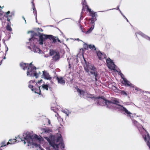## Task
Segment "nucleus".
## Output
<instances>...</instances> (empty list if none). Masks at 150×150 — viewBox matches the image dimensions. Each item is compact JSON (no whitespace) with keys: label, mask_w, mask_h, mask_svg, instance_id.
<instances>
[{"label":"nucleus","mask_w":150,"mask_h":150,"mask_svg":"<svg viewBox=\"0 0 150 150\" xmlns=\"http://www.w3.org/2000/svg\"><path fill=\"white\" fill-rule=\"evenodd\" d=\"M32 132V135L33 136H34V135H33V132H24L23 133V138H24V140H22V138H21L19 136H17V137H15V139L16 140H17L18 141H17V142H20V141H23L24 142V141H25V138H24V136H23V135H24V134H26V133H27V132Z\"/></svg>","instance_id":"nucleus-20"},{"label":"nucleus","mask_w":150,"mask_h":150,"mask_svg":"<svg viewBox=\"0 0 150 150\" xmlns=\"http://www.w3.org/2000/svg\"><path fill=\"white\" fill-rule=\"evenodd\" d=\"M45 138L55 150H59V146H61L62 149L64 148V144L60 134L58 137L51 135L49 138L46 137Z\"/></svg>","instance_id":"nucleus-4"},{"label":"nucleus","mask_w":150,"mask_h":150,"mask_svg":"<svg viewBox=\"0 0 150 150\" xmlns=\"http://www.w3.org/2000/svg\"><path fill=\"white\" fill-rule=\"evenodd\" d=\"M35 82V81H30L29 82L30 83H34Z\"/></svg>","instance_id":"nucleus-46"},{"label":"nucleus","mask_w":150,"mask_h":150,"mask_svg":"<svg viewBox=\"0 0 150 150\" xmlns=\"http://www.w3.org/2000/svg\"><path fill=\"white\" fill-rule=\"evenodd\" d=\"M69 68L70 69L71 68V64H70V63H69Z\"/></svg>","instance_id":"nucleus-49"},{"label":"nucleus","mask_w":150,"mask_h":150,"mask_svg":"<svg viewBox=\"0 0 150 150\" xmlns=\"http://www.w3.org/2000/svg\"><path fill=\"white\" fill-rule=\"evenodd\" d=\"M62 112H63L64 113H65V114H66L67 116H68L69 112L67 110H62Z\"/></svg>","instance_id":"nucleus-33"},{"label":"nucleus","mask_w":150,"mask_h":150,"mask_svg":"<svg viewBox=\"0 0 150 150\" xmlns=\"http://www.w3.org/2000/svg\"><path fill=\"white\" fill-rule=\"evenodd\" d=\"M88 98H90L92 99H94L95 100H96V98H95L94 96L92 95H90L88 96Z\"/></svg>","instance_id":"nucleus-35"},{"label":"nucleus","mask_w":150,"mask_h":150,"mask_svg":"<svg viewBox=\"0 0 150 150\" xmlns=\"http://www.w3.org/2000/svg\"><path fill=\"white\" fill-rule=\"evenodd\" d=\"M54 107H51V109L52 110H53L54 112H55V111H54Z\"/></svg>","instance_id":"nucleus-48"},{"label":"nucleus","mask_w":150,"mask_h":150,"mask_svg":"<svg viewBox=\"0 0 150 150\" xmlns=\"http://www.w3.org/2000/svg\"><path fill=\"white\" fill-rule=\"evenodd\" d=\"M22 18L25 21V23H26V20H25V18H24V17L23 16L22 17Z\"/></svg>","instance_id":"nucleus-52"},{"label":"nucleus","mask_w":150,"mask_h":150,"mask_svg":"<svg viewBox=\"0 0 150 150\" xmlns=\"http://www.w3.org/2000/svg\"><path fill=\"white\" fill-rule=\"evenodd\" d=\"M106 62L109 68L111 69L114 70L116 66L112 60L110 58H109L108 59H106Z\"/></svg>","instance_id":"nucleus-13"},{"label":"nucleus","mask_w":150,"mask_h":150,"mask_svg":"<svg viewBox=\"0 0 150 150\" xmlns=\"http://www.w3.org/2000/svg\"><path fill=\"white\" fill-rule=\"evenodd\" d=\"M131 113L132 114L131 115L132 118L129 117L132 119V120L135 126L138 129L140 133L142 135L147 145L150 149V137L149 134L144 129L142 125H140L137 121L132 119L136 115V114Z\"/></svg>","instance_id":"nucleus-5"},{"label":"nucleus","mask_w":150,"mask_h":150,"mask_svg":"<svg viewBox=\"0 0 150 150\" xmlns=\"http://www.w3.org/2000/svg\"><path fill=\"white\" fill-rule=\"evenodd\" d=\"M56 79L58 83L61 85H64L65 83V81L64 79L62 77L60 76L59 77L56 76Z\"/></svg>","instance_id":"nucleus-14"},{"label":"nucleus","mask_w":150,"mask_h":150,"mask_svg":"<svg viewBox=\"0 0 150 150\" xmlns=\"http://www.w3.org/2000/svg\"><path fill=\"white\" fill-rule=\"evenodd\" d=\"M36 83L37 85L38 88H34L33 91H34L35 93L38 94L39 95H40L41 88H40V85L39 86L38 85L39 84H38V82H36Z\"/></svg>","instance_id":"nucleus-18"},{"label":"nucleus","mask_w":150,"mask_h":150,"mask_svg":"<svg viewBox=\"0 0 150 150\" xmlns=\"http://www.w3.org/2000/svg\"><path fill=\"white\" fill-rule=\"evenodd\" d=\"M119 6H118L117 8H112V9H110V10H114V9H116L117 10H118L119 11V10H120V9H119ZM109 10H110V9Z\"/></svg>","instance_id":"nucleus-41"},{"label":"nucleus","mask_w":150,"mask_h":150,"mask_svg":"<svg viewBox=\"0 0 150 150\" xmlns=\"http://www.w3.org/2000/svg\"><path fill=\"white\" fill-rule=\"evenodd\" d=\"M42 76L45 79L47 80H50L52 78L49 73L45 71H43Z\"/></svg>","instance_id":"nucleus-15"},{"label":"nucleus","mask_w":150,"mask_h":150,"mask_svg":"<svg viewBox=\"0 0 150 150\" xmlns=\"http://www.w3.org/2000/svg\"><path fill=\"white\" fill-rule=\"evenodd\" d=\"M88 47L89 48L91 49L94 51H95L98 49L96 48L95 46L93 45H88Z\"/></svg>","instance_id":"nucleus-25"},{"label":"nucleus","mask_w":150,"mask_h":150,"mask_svg":"<svg viewBox=\"0 0 150 150\" xmlns=\"http://www.w3.org/2000/svg\"><path fill=\"white\" fill-rule=\"evenodd\" d=\"M13 13H10V11H8L4 15V16H6L7 18V20L8 21H10V19L12 16H13Z\"/></svg>","instance_id":"nucleus-17"},{"label":"nucleus","mask_w":150,"mask_h":150,"mask_svg":"<svg viewBox=\"0 0 150 150\" xmlns=\"http://www.w3.org/2000/svg\"><path fill=\"white\" fill-rule=\"evenodd\" d=\"M33 8V13L34 14V15L35 17H37V13L36 9L35 7H32Z\"/></svg>","instance_id":"nucleus-32"},{"label":"nucleus","mask_w":150,"mask_h":150,"mask_svg":"<svg viewBox=\"0 0 150 150\" xmlns=\"http://www.w3.org/2000/svg\"><path fill=\"white\" fill-rule=\"evenodd\" d=\"M131 113L132 114L131 115L132 118L129 117L132 119V120L135 126L138 129L140 133L142 135L147 145L150 149V137L149 134L144 129L142 125H140L137 121L132 119L136 115V114Z\"/></svg>","instance_id":"nucleus-6"},{"label":"nucleus","mask_w":150,"mask_h":150,"mask_svg":"<svg viewBox=\"0 0 150 150\" xmlns=\"http://www.w3.org/2000/svg\"><path fill=\"white\" fill-rule=\"evenodd\" d=\"M121 93L122 95H125L126 96H127V93L126 92H125L124 91H122Z\"/></svg>","instance_id":"nucleus-37"},{"label":"nucleus","mask_w":150,"mask_h":150,"mask_svg":"<svg viewBox=\"0 0 150 150\" xmlns=\"http://www.w3.org/2000/svg\"><path fill=\"white\" fill-rule=\"evenodd\" d=\"M3 14L0 13V19H1V17L2 16Z\"/></svg>","instance_id":"nucleus-45"},{"label":"nucleus","mask_w":150,"mask_h":150,"mask_svg":"<svg viewBox=\"0 0 150 150\" xmlns=\"http://www.w3.org/2000/svg\"><path fill=\"white\" fill-rule=\"evenodd\" d=\"M38 83L39 85H40V88L42 90L48 91L49 89L50 91H52L51 87H50L49 85L45 84L44 82L43 81L42 79L38 81Z\"/></svg>","instance_id":"nucleus-9"},{"label":"nucleus","mask_w":150,"mask_h":150,"mask_svg":"<svg viewBox=\"0 0 150 150\" xmlns=\"http://www.w3.org/2000/svg\"><path fill=\"white\" fill-rule=\"evenodd\" d=\"M60 58L59 54V52H57L56 54L54 55L52 57L53 60L54 61H57Z\"/></svg>","instance_id":"nucleus-22"},{"label":"nucleus","mask_w":150,"mask_h":150,"mask_svg":"<svg viewBox=\"0 0 150 150\" xmlns=\"http://www.w3.org/2000/svg\"><path fill=\"white\" fill-rule=\"evenodd\" d=\"M118 74L119 75H121V74H122V73L120 71L118 72Z\"/></svg>","instance_id":"nucleus-50"},{"label":"nucleus","mask_w":150,"mask_h":150,"mask_svg":"<svg viewBox=\"0 0 150 150\" xmlns=\"http://www.w3.org/2000/svg\"><path fill=\"white\" fill-rule=\"evenodd\" d=\"M91 27L88 30L86 31L85 32L86 34H88L90 33L92 30L94 28V25H91Z\"/></svg>","instance_id":"nucleus-24"},{"label":"nucleus","mask_w":150,"mask_h":150,"mask_svg":"<svg viewBox=\"0 0 150 150\" xmlns=\"http://www.w3.org/2000/svg\"><path fill=\"white\" fill-rule=\"evenodd\" d=\"M57 39L58 42H61L60 40L58 39V38L57 37Z\"/></svg>","instance_id":"nucleus-47"},{"label":"nucleus","mask_w":150,"mask_h":150,"mask_svg":"<svg viewBox=\"0 0 150 150\" xmlns=\"http://www.w3.org/2000/svg\"><path fill=\"white\" fill-rule=\"evenodd\" d=\"M5 142H3L1 143V144L2 145L1 146V147H0V150H1L2 149L1 148L3 146H6V145L5 144Z\"/></svg>","instance_id":"nucleus-36"},{"label":"nucleus","mask_w":150,"mask_h":150,"mask_svg":"<svg viewBox=\"0 0 150 150\" xmlns=\"http://www.w3.org/2000/svg\"><path fill=\"white\" fill-rule=\"evenodd\" d=\"M138 34L141 35L142 37L146 39L149 40L150 41V37H149L148 36L146 35H145L144 33H143L141 31H139L138 32H137L136 33V35L137 36V34Z\"/></svg>","instance_id":"nucleus-16"},{"label":"nucleus","mask_w":150,"mask_h":150,"mask_svg":"<svg viewBox=\"0 0 150 150\" xmlns=\"http://www.w3.org/2000/svg\"><path fill=\"white\" fill-rule=\"evenodd\" d=\"M122 83L126 86H132V84L126 79H125L124 80L122 81ZM132 87L133 86H132Z\"/></svg>","instance_id":"nucleus-21"},{"label":"nucleus","mask_w":150,"mask_h":150,"mask_svg":"<svg viewBox=\"0 0 150 150\" xmlns=\"http://www.w3.org/2000/svg\"><path fill=\"white\" fill-rule=\"evenodd\" d=\"M119 102L117 98H113L111 100H107L105 106L107 108L110 109L116 110L118 109L124 114L131 118L132 116L131 113L125 108L119 104Z\"/></svg>","instance_id":"nucleus-2"},{"label":"nucleus","mask_w":150,"mask_h":150,"mask_svg":"<svg viewBox=\"0 0 150 150\" xmlns=\"http://www.w3.org/2000/svg\"><path fill=\"white\" fill-rule=\"evenodd\" d=\"M28 87L29 88L31 89V90L32 91H34V88H33V86L32 85L29 84Z\"/></svg>","instance_id":"nucleus-38"},{"label":"nucleus","mask_w":150,"mask_h":150,"mask_svg":"<svg viewBox=\"0 0 150 150\" xmlns=\"http://www.w3.org/2000/svg\"><path fill=\"white\" fill-rule=\"evenodd\" d=\"M97 20L96 18V17H92L90 19V20L91 21V25H95V21Z\"/></svg>","instance_id":"nucleus-28"},{"label":"nucleus","mask_w":150,"mask_h":150,"mask_svg":"<svg viewBox=\"0 0 150 150\" xmlns=\"http://www.w3.org/2000/svg\"><path fill=\"white\" fill-rule=\"evenodd\" d=\"M57 52L55 50H50V56L54 55L56 54Z\"/></svg>","instance_id":"nucleus-29"},{"label":"nucleus","mask_w":150,"mask_h":150,"mask_svg":"<svg viewBox=\"0 0 150 150\" xmlns=\"http://www.w3.org/2000/svg\"><path fill=\"white\" fill-rule=\"evenodd\" d=\"M113 87H114V88H116V87L115 86H113Z\"/></svg>","instance_id":"nucleus-61"},{"label":"nucleus","mask_w":150,"mask_h":150,"mask_svg":"<svg viewBox=\"0 0 150 150\" xmlns=\"http://www.w3.org/2000/svg\"><path fill=\"white\" fill-rule=\"evenodd\" d=\"M32 7H35V6L34 4L33 3V1L32 2Z\"/></svg>","instance_id":"nucleus-44"},{"label":"nucleus","mask_w":150,"mask_h":150,"mask_svg":"<svg viewBox=\"0 0 150 150\" xmlns=\"http://www.w3.org/2000/svg\"><path fill=\"white\" fill-rule=\"evenodd\" d=\"M94 52L96 54L97 56L100 60H102L104 59H106L107 55L104 53H102L98 49Z\"/></svg>","instance_id":"nucleus-11"},{"label":"nucleus","mask_w":150,"mask_h":150,"mask_svg":"<svg viewBox=\"0 0 150 150\" xmlns=\"http://www.w3.org/2000/svg\"><path fill=\"white\" fill-rule=\"evenodd\" d=\"M39 39L35 37V36H38L36 33H34L31 35V38L29 39V42H32L33 43L31 44L30 46H28V48L30 49L35 53H40L42 52L41 50L39 48L37 47L35 44L37 43V42H39V43L40 45H42L43 42L47 39H48V35L41 34L39 33Z\"/></svg>","instance_id":"nucleus-1"},{"label":"nucleus","mask_w":150,"mask_h":150,"mask_svg":"<svg viewBox=\"0 0 150 150\" xmlns=\"http://www.w3.org/2000/svg\"><path fill=\"white\" fill-rule=\"evenodd\" d=\"M47 120L48 125H50V120L48 119H47Z\"/></svg>","instance_id":"nucleus-43"},{"label":"nucleus","mask_w":150,"mask_h":150,"mask_svg":"<svg viewBox=\"0 0 150 150\" xmlns=\"http://www.w3.org/2000/svg\"><path fill=\"white\" fill-rule=\"evenodd\" d=\"M45 57H49V56L48 55H45L44 56Z\"/></svg>","instance_id":"nucleus-54"},{"label":"nucleus","mask_w":150,"mask_h":150,"mask_svg":"<svg viewBox=\"0 0 150 150\" xmlns=\"http://www.w3.org/2000/svg\"><path fill=\"white\" fill-rule=\"evenodd\" d=\"M69 18H64V19H63V20H62V21L63 20H65V19H69Z\"/></svg>","instance_id":"nucleus-59"},{"label":"nucleus","mask_w":150,"mask_h":150,"mask_svg":"<svg viewBox=\"0 0 150 150\" xmlns=\"http://www.w3.org/2000/svg\"><path fill=\"white\" fill-rule=\"evenodd\" d=\"M49 26L51 27H54V25H49Z\"/></svg>","instance_id":"nucleus-55"},{"label":"nucleus","mask_w":150,"mask_h":150,"mask_svg":"<svg viewBox=\"0 0 150 150\" xmlns=\"http://www.w3.org/2000/svg\"><path fill=\"white\" fill-rule=\"evenodd\" d=\"M25 140L24 141V144H25L26 142L28 143V146H32L33 147H39L41 150H45L41 147L40 142L41 138L36 134L32 135V132H28L24 134Z\"/></svg>","instance_id":"nucleus-3"},{"label":"nucleus","mask_w":150,"mask_h":150,"mask_svg":"<svg viewBox=\"0 0 150 150\" xmlns=\"http://www.w3.org/2000/svg\"><path fill=\"white\" fill-rule=\"evenodd\" d=\"M79 40V39H78V40Z\"/></svg>","instance_id":"nucleus-64"},{"label":"nucleus","mask_w":150,"mask_h":150,"mask_svg":"<svg viewBox=\"0 0 150 150\" xmlns=\"http://www.w3.org/2000/svg\"><path fill=\"white\" fill-rule=\"evenodd\" d=\"M31 32V31H29L28 32V33H29Z\"/></svg>","instance_id":"nucleus-63"},{"label":"nucleus","mask_w":150,"mask_h":150,"mask_svg":"<svg viewBox=\"0 0 150 150\" xmlns=\"http://www.w3.org/2000/svg\"><path fill=\"white\" fill-rule=\"evenodd\" d=\"M1 35H0V40H1Z\"/></svg>","instance_id":"nucleus-62"},{"label":"nucleus","mask_w":150,"mask_h":150,"mask_svg":"<svg viewBox=\"0 0 150 150\" xmlns=\"http://www.w3.org/2000/svg\"><path fill=\"white\" fill-rule=\"evenodd\" d=\"M122 16L125 18H126V17L123 14V13L122 14Z\"/></svg>","instance_id":"nucleus-51"},{"label":"nucleus","mask_w":150,"mask_h":150,"mask_svg":"<svg viewBox=\"0 0 150 150\" xmlns=\"http://www.w3.org/2000/svg\"><path fill=\"white\" fill-rule=\"evenodd\" d=\"M125 19L127 21V22H129V21H128V20L126 18H125Z\"/></svg>","instance_id":"nucleus-58"},{"label":"nucleus","mask_w":150,"mask_h":150,"mask_svg":"<svg viewBox=\"0 0 150 150\" xmlns=\"http://www.w3.org/2000/svg\"><path fill=\"white\" fill-rule=\"evenodd\" d=\"M84 6H83V8L82 9V12L81 13V16H80V19H79V23H80L81 20L83 18L82 15V14L83 13V12L84 11H85V10L84 8Z\"/></svg>","instance_id":"nucleus-31"},{"label":"nucleus","mask_w":150,"mask_h":150,"mask_svg":"<svg viewBox=\"0 0 150 150\" xmlns=\"http://www.w3.org/2000/svg\"><path fill=\"white\" fill-rule=\"evenodd\" d=\"M121 78L123 80V81L125 79H126L124 77V75L122 74H121V75H120Z\"/></svg>","instance_id":"nucleus-40"},{"label":"nucleus","mask_w":150,"mask_h":150,"mask_svg":"<svg viewBox=\"0 0 150 150\" xmlns=\"http://www.w3.org/2000/svg\"><path fill=\"white\" fill-rule=\"evenodd\" d=\"M82 4L83 6H84L87 8V9L89 11L90 15L92 17H95L97 15L96 13L94 12L93 11H92L91 9L88 7V6L86 5V3L85 0H82Z\"/></svg>","instance_id":"nucleus-10"},{"label":"nucleus","mask_w":150,"mask_h":150,"mask_svg":"<svg viewBox=\"0 0 150 150\" xmlns=\"http://www.w3.org/2000/svg\"><path fill=\"white\" fill-rule=\"evenodd\" d=\"M138 88H135V90L136 91H138Z\"/></svg>","instance_id":"nucleus-53"},{"label":"nucleus","mask_w":150,"mask_h":150,"mask_svg":"<svg viewBox=\"0 0 150 150\" xmlns=\"http://www.w3.org/2000/svg\"><path fill=\"white\" fill-rule=\"evenodd\" d=\"M77 91L79 93V94L81 95V96H84L86 94L85 92L81 90L78 89L77 90Z\"/></svg>","instance_id":"nucleus-27"},{"label":"nucleus","mask_w":150,"mask_h":150,"mask_svg":"<svg viewBox=\"0 0 150 150\" xmlns=\"http://www.w3.org/2000/svg\"><path fill=\"white\" fill-rule=\"evenodd\" d=\"M6 29L7 30L9 31H12V29L11 27V26L8 24L6 26Z\"/></svg>","instance_id":"nucleus-30"},{"label":"nucleus","mask_w":150,"mask_h":150,"mask_svg":"<svg viewBox=\"0 0 150 150\" xmlns=\"http://www.w3.org/2000/svg\"><path fill=\"white\" fill-rule=\"evenodd\" d=\"M119 11L120 12V13H121V14H122L123 13H122V12H121V11L120 10H119Z\"/></svg>","instance_id":"nucleus-57"},{"label":"nucleus","mask_w":150,"mask_h":150,"mask_svg":"<svg viewBox=\"0 0 150 150\" xmlns=\"http://www.w3.org/2000/svg\"><path fill=\"white\" fill-rule=\"evenodd\" d=\"M38 30L39 31H40L41 32H43V30L41 28H38Z\"/></svg>","instance_id":"nucleus-42"},{"label":"nucleus","mask_w":150,"mask_h":150,"mask_svg":"<svg viewBox=\"0 0 150 150\" xmlns=\"http://www.w3.org/2000/svg\"><path fill=\"white\" fill-rule=\"evenodd\" d=\"M79 26H80V28L81 30V31L83 33H85V32H86V31H85V30L83 28V27H82V26L80 24H79Z\"/></svg>","instance_id":"nucleus-34"},{"label":"nucleus","mask_w":150,"mask_h":150,"mask_svg":"<svg viewBox=\"0 0 150 150\" xmlns=\"http://www.w3.org/2000/svg\"><path fill=\"white\" fill-rule=\"evenodd\" d=\"M35 19H36V22L37 23H38V21H37V17H35Z\"/></svg>","instance_id":"nucleus-56"},{"label":"nucleus","mask_w":150,"mask_h":150,"mask_svg":"<svg viewBox=\"0 0 150 150\" xmlns=\"http://www.w3.org/2000/svg\"><path fill=\"white\" fill-rule=\"evenodd\" d=\"M107 100L105 99L99 97L98 98H96V103L97 104L99 105L102 106H105Z\"/></svg>","instance_id":"nucleus-12"},{"label":"nucleus","mask_w":150,"mask_h":150,"mask_svg":"<svg viewBox=\"0 0 150 150\" xmlns=\"http://www.w3.org/2000/svg\"><path fill=\"white\" fill-rule=\"evenodd\" d=\"M3 59H6V57H5H5H4Z\"/></svg>","instance_id":"nucleus-60"},{"label":"nucleus","mask_w":150,"mask_h":150,"mask_svg":"<svg viewBox=\"0 0 150 150\" xmlns=\"http://www.w3.org/2000/svg\"><path fill=\"white\" fill-rule=\"evenodd\" d=\"M20 66L24 70L27 69V76L29 77L35 76L36 78L38 77L39 74H41L40 71L37 73L36 71V68L32 65V62L30 64L21 62L20 64Z\"/></svg>","instance_id":"nucleus-7"},{"label":"nucleus","mask_w":150,"mask_h":150,"mask_svg":"<svg viewBox=\"0 0 150 150\" xmlns=\"http://www.w3.org/2000/svg\"><path fill=\"white\" fill-rule=\"evenodd\" d=\"M43 132L46 134H48L52 132V129L51 128L46 127L42 129Z\"/></svg>","instance_id":"nucleus-19"},{"label":"nucleus","mask_w":150,"mask_h":150,"mask_svg":"<svg viewBox=\"0 0 150 150\" xmlns=\"http://www.w3.org/2000/svg\"><path fill=\"white\" fill-rule=\"evenodd\" d=\"M48 39L52 40L53 42L55 43L56 42L57 37H54L52 35H48Z\"/></svg>","instance_id":"nucleus-23"},{"label":"nucleus","mask_w":150,"mask_h":150,"mask_svg":"<svg viewBox=\"0 0 150 150\" xmlns=\"http://www.w3.org/2000/svg\"><path fill=\"white\" fill-rule=\"evenodd\" d=\"M17 140H16L15 139H11L9 140V142L7 143V145H8L9 144H12L16 143V142H17Z\"/></svg>","instance_id":"nucleus-26"},{"label":"nucleus","mask_w":150,"mask_h":150,"mask_svg":"<svg viewBox=\"0 0 150 150\" xmlns=\"http://www.w3.org/2000/svg\"><path fill=\"white\" fill-rule=\"evenodd\" d=\"M84 60L85 63V65L84 66L85 71L88 74L93 75V76L95 77V79L96 81H97L98 80L97 77L98 76V73L97 69L93 65L87 63L84 59Z\"/></svg>","instance_id":"nucleus-8"},{"label":"nucleus","mask_w":150,"mask_h":150,"mask_svg":"<svg viewBox=\"0 0 150 150\" xmlns=\"http://www.w3.org/2000/svg\"><path fill=\"white\" fill-rule=\"evenodd\" d=\"M5 45L6 49V52H5V54L6 55V54L8 50V48L5 43Z\"/></svg>","instance_id":"nucleus-39"}]
</instances>
